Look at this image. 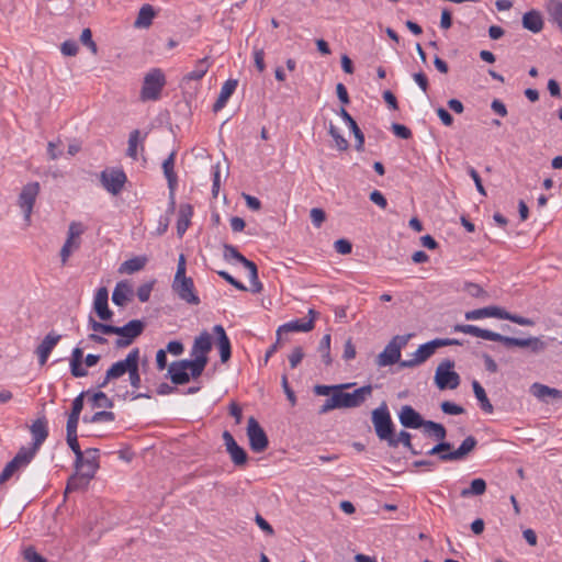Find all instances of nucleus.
Segmentation results:
<instances>
[{
    "label": "nucleus",
    "instance_id": "38",
    "mask_svg": "<svg viewBox=\"0 0 562 562\" xmlns=\"http://www.w3.org/2000/svg\"><path fill=\"white\" fill-rule=\"evenodd\" d=\"M130 288L125 282H119L112 293V302L117 306H124L128 300Z\"/></svg>",
    "mask_w": 562,
    "mask_h": 562
},
{
    "label": "nucleus",
    "instance_id": "35",
    "mask_svg": "<svg viewBox=\"0 0 562 562\" xmlns=\"http://www.w3.org/2000/svg\"><path fill=\"white\" fill-rule=\"evenodd\" d=\"M472 389H473L476 400L480 403L481 409L487 414L493 413L494 407H493L492 403L490 402V400L486 395V392H485L484 387L480 384V382L474 380L472 382Z\"/></svg>",
    "mask_w": 562,
    "mask_h": 562
},
{
    "label": "nucleus",
    "instance_id": "18",
    "mask_svg": "<svg viewBox=\"0 0 562 562\" xmlns=\"http://www.w3.org/2000/svg\"><path fill=\"white\" fill-rule=\"evenodd\" d=\"M31 434L33 436V446L30 449H26V451H33V457L35 456L36 451L40 449V447L43 445V442L48 437V428H47V420L43 416L41 418H37L31 426Z\"/></svg>",
    "mask_w": 562,
    "mask_h": 562
},
{
    "label": "nucleus",
    "instance_id": "62",
    "mask_svg": "<svg viewBox=\"0 0 562 562\" xmlns=\"http://www.w3.org/2000/svg\"><path fill=\"white\" fill-rule=\"evenodd\" d=\"M391 128L393 133L402 139H408L412 137V131L403 124L393 123Z\"/></svg>",
    "mask_w": 562,
    "mask_h": 562
},
{
    "label": "nucleus",
    "instance_id": "27",
    "mask_svg": "<svg viewBox=\"0 0 562 562\" xmlns=\"http://www.w3.org/2000/svg\"><path fill=\"white\" fill-rule=\"evenodd\" d=\"M531 394L538 400L549 403L548 397L562 398V392L558 389L550 387L541 383H533L530 387Z\"/></svg>",
    "mask_w": 562,
    "mask_h": 562
},
{
    "label": "nucleus",
    "instance_id": "23",
    "mask_svg": "<svg viewBox=\"0 0 562 562\" xmlns=\"http://www.w3.org/2000/svg\"><path fill=\"white\" fill-rule=\"evenodd\" d=\"M401 351L391 342H389L382 352H380L375 359L378 367H389L395 363L402 362Z\"/></svg>",
    "mask_w": 562,
    "mask_h": 562
},
{
    "label": "nucleus",
    "instance_id": "37",
    "mask_svg": "<svg viewBox=\"0 0 562 562\" xmlns=\"http://www.w3.org/2000/svg\"><path fill=\"white\" fill-rule=\"evenodd\" d=\"M486 492V482L483 479H474L469 487L463 488L460 493L461 497L480 496Z\"/></svg>",
    "mask_w": 562,
    "mask_h": 562
},
{
    "label": "nucleus",
    "instance_id": "9",
    "mask_svg": "<svg viewBox=\"0 0 562 562\" xmlns=\"http://www.w3.org/2000/svg\"><path fill=\"white\" fill-rule=\"evenodd\" d=\"M247 436L249 439V446L250 449L256 452L260 453L265 451L269 446L268 437L262 429V427L259 425L257 419L255 417H249L248 425H247Z\"/></svg>",
    "mask_w": 562,
    "mask_h": 562
},
{
    "label": "nucleus",
    "instance_id": "26",
    "mask_svg": "<svg viewBox=\"0 0 562 562\" xmlns=\"http://www.w3.org/2000/svg\"><path fill=\"white\" fill-rule=\"evenodd\" d=\"M522 27L532 32L539 33L542 31L544 22L542 14L538 10H530L522 15Z\"/></svg>",
    "mask_w": 562,
    "mask_h": 562
},
{
    "label": "nucleus",
    "instance_id": "43",
    "mask_svg": "<svg viewBox=\"0 0 562 562\" xmlns=\"http://www.w3.org/2000/svg\"><path fill=\"white\" fill-rule=\"evenodd\" d=\"M61 335L56 334L55 331L48 333L42 342L37 346V348L42 351H45L46 353L50 355L54 347L58 344L60 340Z\"/></svg>",
    "mask_w": 562,
    "mask_h": 562
},
{
    "label": "nucleus",
    "instance_id": "28",
    "mask_svg": "<svg viewBox=\"0 0 562 562\" xmlns=\"http://www.w3.org/2000/svg\"><path fill=\"white\" fill-rule=\"evenodd\" d=\"M83 350L80 347L74 348L70 358V373L75 378H83L88 375V370L83 368Z\"/></svg>",
    "mask_w": 562,
    "mask_h": 562
},
{
    "label": "nucleus",
    "instance_id": "33",
    "mask_svg": "<svg viewBox=\"0 0 562 562\" xmlns=\"http://www.w3.org/2000/svg\"><path fill=\"white\" fill-rule=\"evenodd\" d=\"M146 136H147V133H145L144 136L142 137L139 130H133L130 133V136H128V147H127V150H126V155L128 157H131L134 160L137 159V147H138V145H140V150L144 151V140H145Z\"/></svg>",
    "mask_w": 562,
    "mask_h": 562
},
{
    "label": "nucleus",
    "instance_id": "60",
    "mask_svg": "<svg viewBox=\"0 0 562 562\" xmlns=\"http://www.w3.org/2000/svg\"><path fill=\"white\" fill-rule=\"evenodd\" d=\"M115 414L110 411H100L90 416L91 423L113 422Z\"/></svg>",
    "mask_w": 562,
    "mask_h": 562
},
{
    "label": "nucleus",
    "instance_id": "48",
    "mask_svg": "<svg viewBox=\"0 0 562 562\" xmlns=\"http://www.w3.org/2000/svg\"><path fill=\"white\" fill-rule=\"evenodd\" d=\"M424 428L432 434L434 437H436L439 442L445 441V438L447 436V430L443 427V425L432 422V420H426Z\"/></svg>",
    "mask_w": 562,
    "mask_h": 562
},
{
    "label": "nucleus",
    "instance_id": "5",
    "mask_svg": "<svg viewBox=\"0 0 562 562\" xmlns=\"http://www.w3.org/2000/svg\"><path fill=\"white\" fill-rule=\"evenodd\" d=\"M144 329L145 323L140 319H132L124 326H114L113 334L120 336L115 340V347L117 349L128 347L143 334Z\"/></svg>",
    "mask_w": 562,
    "mask_h": 562
},
{
    "label": "nucleus",
    "instance_id": "21",
    "mask_svg": "<svg viewBox=\"0 0 562 562\" xmlns=\"http://www.w3.org/2000/svg\"><path fill=\"white\" fill-rule=\"evenodd\" d=\"M213 333L216 336V344L220 350L221 361L226 363L232 356V346L228 336L222 325H215Z\"/></svg>",
    "mask_w": 562,
    "mask_h": 562
},
{
    "label": "nucleus",
    "instance_id": "39",
    "mask_svg": "<svg viewBox=\"0 0 562 562\" xmlns=\"http://www.w3.org/2000/svg\"><path fill=\"white\" fill-rule=\"evenodd\" d=\"M66 440H67L69 448L71 449V451L75 453V457H76L75 468L80 469V463L83 460V451L81 450L80 445L78 442V435L77 434L66 435Z\"/></svg>",
    "mask_w": 562,
    "mask_h": 562
},
{
    "label": "nucleus",
    "instance_id": "22",
    "mask_svg": "<svg viewBox=\"0 0 562 562\" xmlns=\"http://www.w3.org/2000/svg\"><path fill=\"white\" fill-rule=\"evenodd\" d=\"M94 475L82 470H78L75 474H72L66 484L65 488V496L68 493L86 490L89 485V482L91 479H93Z\"/></svg>",
    "mask_w": 562,
    "mask_h": 562
},
{
    "label": "nucleus",
    "instance_id": "14",
    "mask_svg": "<svg viewBox=\"0 0 562 562\" xmlns=\"http://www.w3.org/2000/svg\"><path fill=\"white\" fill-rule=\"evenodd\" d=\"M134 361H139V348L132 349L125 359L114 362L108 370V379H120L130 371Z\"/></svg>",
    "mask_w": 562,
    "mask_h": 562
},
{
    "label": "nucleus",
    "instance_id": "54",
    "mask_svg": "<svg viewBox=\"0 0 562 562\" xmlns=\"http://www.w3.org/2000/svg\"><path fill=\"white\" fill-rule=\"evenodd\" d=\"M85 226L80 222H71L68 227L67 237L74 240H79L80 236L85 233Z\"/></svg>",
    "mask_w": 562,
    "mask_h": 562
},
{
    "label": "nucleus",
    "instance_id": "7",
    "mask_svg": "<svg viewBox=\"0 0 562 562\" xmlns=\"http://www.w3.org/2000/svg\"><path fill=\"white\" fill-rule=\"evenodd\" d=\"M372 385H363L352 393L344 392V390H338L335 392V395L338 398L339 408H353L362 405L367 398L372 395Z\"/></svg>",
    "mask_w": 562,
    "mask_h": 562
},
{
    "label": "nucleus",
    "instance_id": "17",
    "mask_svg": "<svg viewBox=\"0 0 562 562\" xmlns=\"http://www.w3.org/2000/svg\"><path fill=\"white\" fill-rule=\"evenodd\" d=\"M477 445V440L474 436H468L459 446L458 449L449 451L446 454H440L441 461H458L463 460L469 453H471Z\"/></svg>",
    "mask_w": 562,
    "mask_h": 562
},
{
    "label": "nucleus",
    "instance_id": "47",
    "mask_svg": "<svg viewBox=\"0 0 562 562\" xmlns=\"http://www.w3.org/2000/svg\"><path fill=\"white\" fill-rule=\"evenodd\" d=\"M207 69H209V64H207V58L205 57L198 61L195 68L186 76V79L200 80L205 76Z\"/></svg>",
    "mask_w": 562,
    "mask_h": 562
},
{
    "label": "nucleus",
    "instance_id": "49",
    "mask_svg": "<svg viewBox=\"0 0 562 562\" xmlns=\"http://www.w3.org/2000/svg\"><path fill=\"white\" fill-rule=\"evenodd\" d=\"M223 248H224V259L225 260L228 261L231 259H235L243 266H244V263H246L248 261V259L244 255H241L235 246L229 245V244H224Z\"/></svg>",
    "mask_w": 562,
    "mask_h": 562
},
{
    "label": "nucleus",
    "instance_id": "50",
    "mask_svg": "<svg viewBox=\"0 0 562 562\" xmlns=\"http://www.w3.org/2000/svg\"><path fill=\"white\" fill-rule=\"evenodd\" d=\"M328 133L335 140V144L339 150H347L349 147V143L347 139L339 133L337 127L330 122L328 127Z\"/></svg>",
    "mask_w": 562,
    "mask_h": 562
},
{
    "label": "nucleus",
    "instance_id": "13",
    "mask_svg": "<svg viewBox=\"0 0 562 562\" xmlns=\"http://www.w3.org/2000/svg\"><path fill=\"white\" fill-rule=\"evenodd\" d=\"M175 159H176V151H171L170 155L164 160L162 162V170L164 175L168 182V188L170 191V204L168 212L172 214L175 212V190L178 184V177L175 172Z\"/></svg>",
    "mask_w": 562,
    "mask_h": 562
},
{
    "label": "nucleus",
    "instance_id": "12",
    "mask_svg": "<svg viewBox=\"0 0 562 562\" xmlns=\"http://www.w3.org/2000/svg\"><path fill=\"white\" fill-rule=\"evenodd\" d=\"M172 290L178 294L179 299L192 304L198 305L200 299L194 291V283L192 278L183 276L182 278L175 277Z\"/></svg>",
    "mask_w": 562,
    "mask_h": 562
},
{
    "label": "nucleus",
    "instance_id": "34",
    "mask_svg": "<svg viewBox=\"0 0 562 562\" xmlns=\"http://www.w3.org/2000/svg\"><path fill=\"white\" fill-rule=\"evenodd\" d=\"M156 13L150 4H144L139 11L138 15L134 22V26L137 29H147L151 25L153 19L155 18Z\"/></svg>",
    "mask_w": 562,
    "mask_h": 562
},
{
    "label": "nucleus",
    "instance_id": "19",
    "mask_svg": "<svg viewBox=\"0 0 562 562\" xmlns=\"http://www.w3.org/2000/svg\"><path fill=\"white\" fill-rule=\"evenodd\" d=\"M167 378H169L175 385L187 384L190 381L187 359L171 362L168 368Z\"/></svg>",
    "mask_w": 562,
    "mask_h": 562
},
{
    "label": "nucleus",
    "instance_id": "52",
    "mask_svg": "<svg viewBox=\"0 0 562 562\" xmlns=\"http://www.w3.org/2000/svg\"><path fill=\"white\" fill-rule=\"evenodd\" d=\"M128 374V381L134 389H139L142 379L139 373V361H134L133 364L130 368V371H127Z\"/></svg>",
    "mask_w": 562,
    "mask_h": 562
},
{
    "label": "nucleus",
    "instance_id": "51",
    "mask_svg": "<svg viewBox=\"0 0 562 562\" xmlns=\"http://www.w3.org/2000/svg\"><path fill=\"white\" fill-rule=\"evenodd\" d=\"M80 247V240H74L67 237L64 246L60 249V259L61 262L65 265L70 257L72 250H76Z\"/></svg>",
    "mask_w": 562,
    "mask_h": 562
},
{
    "label": "nucleus",
    "instance_id": "1",
    "mask_svg": "<svg viewBox=\"0 0 562 562\" xmlns=\"http://www.w3.org/2000/svg\"><path fill=\"white\" fill-rule=\"evenodd\" d=\"M453 330L458 333L472 335L474 337H479L485 340L497 341L503 344L506 348H528L532 353H540L544 351L547 348V342L540 339L539 337H509L470 324H457L453 327Z\"/></svg>",
    "mask_w": 562,
    "mask_h": 562
},
{
    "label": "nucleus",
    "instance_id": "31",
    "mask_svg": "<svg viewBox=\"0 0 562 562\" xmlns=\"http://www.w3.org/2000/svg\"><path fill=\"white\" fill-rule=\"evenodd\" d=\"M193 215V209L190 204H181L178 213L177 234L182 237L190 225V218Z\"/></svg>",
    "mask_w": 562,
    "mask_h": 562
},
{
    "label": "nucleus",
    "instance_id": "61",
    "mask_svg": "<svg viewBox=\"0 0 562 562\" xmlns=\"http://www.w3.org/2000/svg\"><path fill=\"white\" fill-rule=\"evenodd\" d=\"M303 358H304L303 348L300 346L295 347L292 350L291 355L289 356L290 367L292 369H295L301 363Z\"/></svg>",
    "mask_w": 562,
    "mask_h": 562
},
{
    "label": "nucleus",
    "instance_id": "10",
    "mask_svg": "<svg viewBox=\"0 0 562 562\" xmlns=\"http://www.w3.org/2000/svg\"><path fill=\"white\" fill-rule=\"evenodd\" d=\"M127 178L122 169H106L100 175V181L104 189L113 195H117L123 190Z\"/></svg>",
    "mask_w": 562,
    "mask_h": 562
},
{
    "label": "nucleus",
    "instance_id": "59",
    "mask_svg": "<svg viewBox=\"0 0 562 562\" xmlns=\"http://www.w3.org/2000/svg\"><path fill=\"white\" fill-rule=\"evenodd\" d=\"M464 291L473 297L486 296V292L484 291V289L481 285L473 282H465Z\"/></svg>",
    "mask_w": 562,
    "mask_h": 562
},
{
    "label": "nucleus",
    "instance_id": "44",
    "mask_svg": "<svg viewBox=\"0 0 562 562\" xmlns=\"http://www.w3.org/2000/svg\"><path fill=\"white\" fill-rule=\"evenodd\" d=\"M330 335L326 334L323 336L318 345V352L322 355V359L326 366H329L333 362L330 357Z\"/></svg>",
    "mask_w": 562,
    "mask_h": 562
},
{
    "label": "nucleus",
    "instance_id": "4",
    "mask_svg": "<svg viewBox=\"0 0 562 562\" xmlns=\"http://www.w3.org/2000/svg\"><path fill=\"white\" fill-rule=\"evenodd\" d=\"M454 361L445 359L439 363L435 373V383L439 390H454L460 384V375L453 371Z\"/></svg>",
    "mask_w": 562,
    "mask_h": 562
},
{
    "label": "nucleus",
    "instance_id": "30",
    "mask_svg": "<svg viewBox=\"0 0 562 562\" xmlns=\"http://www.w3.org/2000/svg\"><path fill=\"white\" fill-rule=\"evenodd\" d=\"M98 459H99V449L89 448L83 452V460L80 463V469H76V470L77 471L82 470L88 473L91 472V474L94 475L97 470L99 469Z\"/></svg>",
    "mask_w": 562,
    "mask_h": 562
},
{
    "label": "nucleus",
    "instance_id": "46",
    "mask_svg": "<svg viewBox=\"0 0 562 562\" xmlns=\"http://www.w3.org/2000/svg\"><path fill=\"white\" fill-rule=\"evenodd\" d=\"M89 401L92 407L112 408L114 406L113 401L102 391L93 393Z\"/></svg>",
    "mask_w": 562,
    "mask_h": 562
},
{
    "label": "nucleus",
    "instance_id": "58",
    "mask_svg": "<svg viewBox=\"0 0 562 562\" xmlns=\"http://www.w3.org/2000/svg\"><path fill=\"white\" fill-rule=\"evenodd\" d=\"M154 282L155 281H151V282H147V283H144L142 284L138 289H137V297L138 300L142 302V303H145L149 300L150 297V293H151V290H153V286H154Z\"/></svg>",
    "mask_w": 562,
    "mask_h": 562
},
{
    "label": "nucleus",
    "instance_id": "53",
    "mask_svg": "<svg viewBox=\"0 0 562 562\" xmlns=\"http://www.w3.org/2000/svg\"><path fill=\"white\" fill-rule=\"evenodd\" d=\"M502 319L510 321L520 326H533L535 325V322L531 318H527V317H524V316H520L517 314H512V313L507 312L505 308H504Z\"/></svg>",
    "mask_w": 562,
    "mask_h": 562
},
{
    "label": "nucleus",
    "instance_id": "15",
    "mask_svg": "<svg viewBox=\"0 0 562 562\" xmlns=\"http://www.w3.org/2000/svg\"><path fill=\"white\" fill-rule=\"evenodd\" d=\"M109 291L105 286L97 290L93 299V311L101 321H110L113 317V312L109 307Z\"/></svg>",
    "mask_w": 562,
    "mask_h": 562
},
{
    "label": "nucleus",
    "instance_id": "56",
    "mask_svg": "<svg viewBox=\"0 0 562 562\" xmlns=\"http://www.w3.org/2000/svg\"><path fill=\"white\" fill-rule=\"evenodd\" d=\"M312 223L315 227L319 228L323 223L326 221V213L323 209L314 207L310 213Z\"/></svg>",
    "mask_w": 562,
    "mask_h": 562
},
{
    "label": "nucleus",
    "instance_id": "25",
    "mask_svg": "<svg viewBox=\"0 0 562 562\" xmlns=\"http://www.w3.org/2000/svg\"><path fill=\"white\" fill-rule=\"evenodd\" d=\"M504 308L496 306V305H490L482 308L472 310L465 313L464 317L468 321L473 319H481L485 317H495L498 319L503 318Z\"/></svg>",
    "mask_w": 562,
    "mask_h": 562
},
{
    "label": "nucleus",
    "instance_id": "24",
    "mask_svg": "<svg viewBox=\"0 0 562 562\" xmlns=\"http://www.w3.org/2000/svg\"><path fill=\"white\" fill-rule=\"evenodd\" d=\"M339 116L346 122V124L349 126V131L352 132L355 138H356V149L358 151H363L364 149V134L358 126L357 122L353 120V117L348 113V111L345 108H340L338 112Z\"/></svg>",
    "mask_w": 562,
    "mask_h": 562
},
{
    "label": "nucleus",
    "instance_id": "40",
    "mask_svg": "<svg viewBox=\"0 0 562 562\" xmlns=\"http://www.w3.org/2000/svg\"><path fill=\"white\" fill-rule=\"evenodd\" d=\"M227 453L229 454L232 462L236 467H245L247 464L248 454L246 450L239 445L228 449Z\"/></svg>",
    "mask_w": 562,
    "mask_h": 562
},
{
    "label": "nucleus",
    "instance_id": "63",
    "mask_svg": "<svg viewBox=\"0 0 562 562\" xmlns=\"http://www.w3.org/2000/svg\"><path fill=\"white\" fill-rule=\"evenodd\" d=\"M78 49V44L72 40L65 41L60 46V50L65 56H76Z\"/></svg>",
    "mask_w": 562,
    "mask_h": 562
},
{
    "label": "nucleus",
    "instance_id": "42",
    "mask_svg": "<svg viewBox=\"0 0 562 562\" xmlns=\"http://www.w3.org/2000/svg\"><path fill=\"white\" fill-rule=\"evenodd\" d=\"M88 326L94 334L113 335L114 325L95 321L91 315L88 318Z\"/></svg>",
    "mask_w": 562,
    "mask_h": 562
},
{
    "label": "nucleus",
    "instance_id": "57",
    "mask_svg": "<svg viewBox=\"0 0 562 562\" xmlns=\"http://www.w3.org/2000/svg\"><path fill=\"white\" fill-rule=\"evenodd\" d=\"M452 448V445L448 441H440L436 446H434L430 450L426 452L428 456L437 454L440 458V454H446Z\"/></svg>",
    "mask_w": 562,
    "mask_h": 562
},
{
    "label": "nucleus",
    "instance_id": "55",
    "mask_svg": "<svg viewBox=\"0 0 562 562\" xmlns=\"http://www.w3.org/2000/svg\"><path fill=\"white\" fill-rule=\"evenodd\" d=\"M441 411L447 415H460L464 413V408L456 403L445 401L440 404Z\"/></svg>",
    "mask_w": 562,
    "mask_h": 562
},
{
    "label": "nucleus",
    "instance_id": "3",
    "mask_svg": "<svg viewBox=\"0 0 562 562\" xmlns=\"http://www.w3.org/2000/svg\"><path fill=\"white\" fill-rule=\"evenodd\" d=\"M372 424L374 426L376 437L380 440H385L387 442L394 434L395 427L385 402L372 411Z\"/></svg>",
    "mask_w": 562,
    "mask_h": 562
},
{
    "label": "nucleus",
    "instance_id": "6",
    "mask_svg": "<svg viewBox=\"0 0 562 562\" xmlns=\"http://www.w3.org/2000/svg\"><path fill=\"white\" fill-rule=\"evenodd\" d=\"M165 85L166 79L162 71L157 68L150 70L144 78L140 99L143 101L158 100Z\"/></svg>",
    "mask_w": 562,
    "mask_h": 562
},
{
    "label": "nucleus",
    "instance_id": "64",
    "mask_svg": "<svg viewBox=\"0 0 562 562\" xmlns=\"http://www.w3.org/2000/svg\"><path fill=\"white\" fill-rule=\"evenodd\" d=\"M26 562H47L33 547H29L23 552Z\"/></svg>",
    "mask_w": 562,
    "mask_h": 562
},
{
    "label": "nucleus",
    "instance_id": "8",
    "mask_svg": "<svg viewBox=\"0 0 562 562\" xmlns=\"http://www.w3.org/2000/svg\"><path fill=\"white\" fill-rule=\"evenodd\" d=\"M41 191V186L37 181L26 183L19 194L18 204L23 211L24 220L27 224L31 222V215Z\"/></svg>",
    "mask_w": 562,
    "mask_h": 562
},
{
    "label": "nucleus",
    "instance_id": "2",
    "mask_svg": "<svg viewBox=\"0 0 562 562\" xmlns=\"http://www.w3.org/2000/svg\"><path fill=\"white\" fill-rule=\"evenodd\" d=\"M462 342L454 338H436L430 341H427L420 345L417 350L413 353V358L408 360H403L400 362L401 368H415L426 362L437 349L447 347V346H457Z\"/></svg>",
    "mask_w": 562,
    "mask_h": 562
},
{
    "label": "nucleus",
    "instance_id": "11",
    "mask_svg": "<svg viewBox=\"0 0 562 562\" xmlns=\"http://www.w3.org/2000/svg\"><path fill=\"white\" fill-rule=\"evenodd\" d=\"M32 460L33 451H26V448L22 447L0 473V485L4 484L20 468L26 467Z\"/></svg>",
    "mask_w": 562,
    "mask_h": 562
},
{
    "label": "nucleus",
    "instance_id": "36",
    "mask_svg": "<svg viewBox=\"0 0 562 562\" xmlns=\"http://www.w3.org/2000/svg\"><path fill=\"white\" fill-rule=\"evenodd\" d=\"M146 262H147V258L145 256L133 257L128 260H125L120 266L119 271L121 273H130L131 274V273L142 270L145 267Z\"/></svg>",
    "mask_w": 562,
    "mask_h": 562
},
{
    "label": "nucleus",
    "instance_id": "29",
    "mask_svg": "<svg viewBox=\"0 0 562 562\" xmlns=\"http://www.w3.org/2000/svg\"><path fill=\"white\" fill-rule=\"evenodd\" d=\"M315 324L313 323V319L303 321V319H295L291 321L289 323H285L281 325L277 330V336H281L282 333H292V331H303L307 333L311 331L314 328Z\"/></svg>",
    "mask_w": 562,
    "mask_h": 562
},
{
    "label": "nucleus",
    "instance_id": "32",
    "mask_svg": "<svg viewBox=\"0 0 562 562\" xmlns=\"http://www.w3.org/2000/svg\"><path fill=\"white\" fill-rule=\"evenodd\" d=\"M400 443H403V446L405 448H407L411 451V453L414 456L422 453L420 451H418L414 448V446L412 443V436L406 430H401L397 436L394 432L387 441L389 447H392V448H396Z\"/></svg>",
    "mask_w": 562,
    "mask_h": 562
},
{
    "label": "nucleus",
    "instance_id": "16",
    "mask_svg": "<svg viewBox=\"0 0 562 562\" xmlns=\"http://www.w3.org/2000/svg\"><path fill=\"white\" fill-rule=\"evenodd\" d=\"M398 419L403 427L418 429L425 426L426 420L411 405L402 406L398 413Z\"/></svg>",
    "mask_w": 562,
    "mask_h": 562
},
{
    "label": "nucleus",
    "instance_id": "20",
    "mask_svg": "<svg viewBox=\"0 0 562 562\" xmlns=\"http://www.w3.org/2000/svg\"><path fill=\"white\" fill-rule=\"evenodd\" d=\"M212 349L211 335L204 330L198 337H195L193 346L191 348V356L193 359L202 358L204 362H209L207 353Z\"/></svg>",
    "mask_w": 562,
    "mask_h": 562
},
{
    "label": "nucleus",
    "instance_id": "45",
    "mask_svg": "<svg viewBox=\"0 0 562 562\" xmlns=\"http://www.w3.org/2000/svg\"><path fill=\"white\" fill-rule=\"evenodd\" d=\"M352 385H353V383H345V384H337V385H322V384H318V385L314 386V393L316 395H321V396H328L329 394L333 395L338 390L349 389Z\"/></svg>",
    "mask_w": 562,
    "mask_h": 562
},
{
    "label": "nucleus",
    "instance_id": "41",
    "mask_svg": "<svg viewBox=\"0 0 562 562\" xmlns=\"http://www.w3.org/2000/svg\"><path fill=\"white\" fill-rule=\"evenodd\" d=\"M207 362H204V359H187L188 372L190 374V379H198L202 375Z\"/></svg>",
    "mask_w": 562,
    "mask_h": 562
}]
</instances>
